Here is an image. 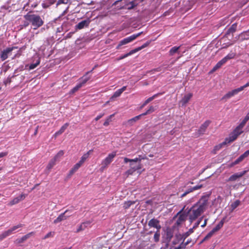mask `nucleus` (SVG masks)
<instances>
[{
  "label": "nucleus",
  "instance_id": "f257e3e1",
  "mask_svg": "<svg viewBox=\"0 0 249 249\" xmlns=\"http://www.w3.org/2000/svg\"><path fill=\"white\" fill-rule=\"evenodd\" d=\"M24 18L33 26L34 30L39 28L44 24L43 19L38 15L28 13L24 16Z\"/></svg>",
  "mask_w": 249,
  "mask_h": 249
},
{
  "label": "nucleus",
  "instance_id": "f03ea898",
  "mask_svg": "<svg viewBox=\"0 0 249 249\" xmlns=\"http://www.w3.org/2000/svg\"><path fill=\"white\" fill-rule=\"evenodd\" d=\"M204 212L197 208L196 205H193L192 207L187 212L188 219L191 223L196 220Z\"/></svg>",
  "mask_w": 249,
  "mask_h": 249
},
{
  "label": "nucleus",
  "instance_id": "7ed1b4c3",
  "mask_svg": "<svg viewBox=\"0 0 249 249\" xmlns=\"http://www.w3.org/2000/svg\"><path fill=\"white\" fill-rule=\"evenodd\" d=\"M209 197L210 195L202 196L199 200L194 205L201 210L203 212H204L208 208Z\"/></svg>",
  "mask_w": 249,
  "mask_h": 249
},
{
  "label": "nucleus",
  "instance_id": "20e7f679",
  "mask_svg": "<svg viewBox=\"0 0 249 249\" xmlns=\"http://www.w3.org/2000/svg\"><path fill=\"white\" fill-rule=\"evenodd\" d=\"M117 152L113 151L111 153H109L107 156L102 160L101 164L102 166L100 168L101 171H103L106 169L113 161V159L116 157Z\"/></svg>",
  "mask_w": 249,
  "mask_h": 249
},
{
  "label": "nucleus",
  "instance_id": "39448f33",
  "mask_svg": "<svg viewBox=\"0 0 249 249\" xmlns=\"http://www.w3.org/2000/svg\"><path fill=\"white\" fill-rule=\"evenodd\" d=\"M142 32L138 33L136 34H133L128 37H127L126 38H124L123 40H121L119 42L118 45L116 47L117 49H120L121 48V47L123 45H125L126 44H128V43H130L133 40H134L135 39H136L138 37L140 36L142 34Z\"/></svg>",
  "mask_w": 249,
  "mask_h": 249
},
{
  "label": "nucleus",
  "instance_id": "423d86ee",
  "mask_svg": "<svg viewBox=\"0 0 249 249\" xmlns=\"http://www.w3.org/2000/svg\"><path fill=\"white\" fill-rule=\"evenodd\" d=\"M211 121L210 120H206L204 123H203L200 126L199 129L197 130L196 133V136L197 137L203 135L205 132L207 127L209 126L210 124H211Z\"/></svg>",
  "mask_w": 249,
  "mask_h": 249
},
{
  "label": "nucleus",
  "instance_id": "0eeeda50",
  "mask_svg": "<svg viewBox=\"0 0 249 249\" xmlns=\"http://www.w3.org/2000/svg\"><path fill=\"white\" fill-rule=\"evenodd\" d=\"M18 48L17 46H13L12 47L7 48L6 49L3 50L1 51L0 56L1 61H4L8 57L9 54L12 52V51L15 49H17Z\"/></svg>",
  "mask_w": 249,
  "mask_h": 249
},
{
  "label": "nucleus",
  "instance_id": "6e6552de",
  "mask_svg": "<svg viewBox=\"0 0 249 249\" xmlns=\"http://www.w3.org/2000/svg\"><path fill=\"white\" fill-rule=\"evenodd\" d=\"M184 207L177 214L176 216L178 215V219L176 221V225H177L178 226L181 224L183 222H184L186 220V218H187V217L188 216V215L186 213H182V212H183L184 209Z\"/></svg>",
  "mask_w": 249,
  "mask_h": 249
},
{
  "label": "nucleus",
  "instance_id": "1a4fd4ad",
  "mask_svg": "<svg viewBox=\"0 0 249 249\" xmlns=\"http://www.w3.org/2000/svg\"><path fill=\"white\" fill-rule=\"evenodd\" d=\"M94 69V68H93L91 71L87 72L85 75H84L79 79V80H80V82L79 83L81 84L82 87L84 86L85 84L90 79L91 75H89V74L91 73Z\"/></svg>",
  "mask_w": 249,
  "mask_h": 249
},
{
  "label": "nucleus",
  "instance_id": "9d476101",
  "mask_svg": "<svg viewBox=\"0 0 249 249\" xmlns=\"http://www.w3.org/2000/svg\"><path fill=\"white\" fill-rule=\"evenodd\" d=\"M27 195L25 194H21L19 196L16 197L13 199L8 203V205L12 206L18 203L20 201L24 200L26 197Z\"/></svg>",
  "mask_w": 249,
  "mask_h": 249
},
{
  "label": "nucleus",
  "instance_id": "9b49d317",
  "mask_svg": "<svg viewBox=\"0 0 249 249\" xmlns=\"http://www.w3.org/2000/svg\"><path fill=\"white\" fill-rule=\"evenodd\" d=\"M193 94L192 93H189L185 94L179 101V104L181 107H184L189 102L190 99L192 98Z\"/></svg>",
  "mask_w": 249,
  "mask_h": 249
},
{
  "label": "nucleus",
  "instance_id": "f8f14e48",
  "mask_svg": "<svg viewBox=\"0 0 249 249\" xmlns=\"http://www.w3.org/2000/svg\"><path fill=\"white\" fill-rule=\"evenodd\" d=\"M246 173V171H244L242 172L236 173L231 175L227 180V181H234L242 177Z\"/></svg>",
  "mask_w": 249,
  "mask_h": 249
},
{
  "label": "nucleus",
  "instance_id": "ddd939ff",
  "mask_svg": "<svg viewBox=\"0 0 249 249\" xmlns=\"http://www.w3.org/2000/svg\"><path fill=\"white\" fill-rule=\"evenodd\" d=\"M148 226L150 227H153L160 231L161 226L160 224V221L155 218H152L148 222Z\"/></svg>",
  "mask_w": 249,
  "mask_h": 249
},
{
  "label": "nucleus",
  "instance_id": "4468645a",
  "mask_svg": "<svg viewBox=\"0 0 249 249\" xmlns=\"http://www.w3.org/2000/svg\"><path fill=\"white\" fill-rule=\"evenodd\" d=\"M249 156V150H247L242 155H241L239 158H238L233 163H232L231 166L238 164L239 162L242 161L245 158L248 157Z\"/></svg>",
  "mask_w": 249,
  "mask_h": 249
},
{
  "label": "nucleus",
  "instance_id": "2eb2a0df",
  "mask_svg": "<svg viewBox=\"0 0 249 249\" xmlns=\"http://www.w3.org/2000/svg\"><path fill=\"white\" fill-rule=\"evenodd\" d=\"M69 211L68 210H66L63 213L60 214L57 218L55 219L53 223L54 224L58 223L60 222L61 221L67 219L68 217L70 216V215H66V213Z\"/></svg>",
  "mask_w": 249,
  "mask_h": 249
},
{
  "label": "nucleus",
  "instance_id": "dca6fc26",
  "mask_svg": "<svg viewBox=\"0 0 249 249\" xmlns=\"http://www.w3.org/2000/svg\"><path fill=\"white\" fill-rule=\"evenodd\" d=\"M163 94V93L160 92L158 93L157 94H155L153 95L152 96L148 98L147 100H146L143 103V104L141 106L140 108H142L144 107L147 104H148L149 102L152 101L153 100H154L155 98L158 97L159 95H161Z\"/></svg>",
  "mask_w": 249,
  "mask_h": 249
},
{
  "label": "nucleus",
  "instance_id": "f3484780",
  "mask_svg": "<svg viewBox=\"0 0 249 249\" xmlns=\"http://www.w3.org/2000/svg\"><path fill=\"white\" fill-rule=\"evenodd\" d=\"M89 21L87 20H82V21L78 23L77 25H76V29H82L84 28L85 27H87L89 26Z\"/></svg>",
  "mask_w": 249,
  "mask_h": 249
},
{
  "label": "nucleus",
  "instance_id": "a211bd4d",
  "mask_svg": "<svg viewBox=\"0 0 249 249\" xmlns=\"http://www.w3.org/2000/svg\"><path fill=\"white\" fill-rule=\"evenodd\" d=\"M238 136H237L233 132L230 134L229 138H226L225 140V142H227V143H231L233 141H234Z\"/></svg>",
  "mask_w": 249,
  "mask_h": 249
},
{
  "label": "nucleus",
  "instance_id": "6ab92c4d",
  "mask_svg": "<svg viewBox=\"0 0 249 249\" xmlns=\"http://www.w3.org/2000/svg\"><path fill=\"white\" fill-rule=\"evenodd\" d=\"M82 165L78 162L76 163L73 166V167L70 170L69 174H68V176L70 177H71L74 173H75L78 170V169Z\"/></svg>",
  "mask_w": 249,
  "mask_h": 249
},
{
  "label": "nucleus",
  "instance_id": "aec40b11",
  "mask_svg": "<svg viewBox=\"0 0 249 249\" xmlns=\"http://www.w3.org/2000/svg\"><path fill=\"white\" fill-rule=\"evenodd\" d=\"M90 152L91 150H89L86 153H85L81 158V159L78 161V163H80L81 165H82L83 163L86 161V160L89 158V153Z\"/></svg>",
  "mask_w": 249,
  "mask_h": 249
},
{
  "label": "nucleus",
  "instance_id": "412c9836",
  "mask_svg": "<svg viewBox=\"0 0 249 249\" xmlns=\"http://www.w3.org/2000/svg\"><path fill=\"white\" fill-rule=\"evenodd\" d=\"M69 125V123H65L63 126H61L60 129L58 131H57L55 133L54 135L56 136L59 135L61 134L62 133H63L65 131V130L67 129V128L68 127Z\"/></svg>",
  "mask_w": 249,
  "mask_h": 249
},
{
  "label": "nucleus",
  "instance_id": "4be33fe9",
  "mask_svg": "<svg viewBox=\"0 0 249 249\" xmlns=\"http://www.w3.org/2000/svg\"><path fill=\"white\" fill-rule=\"evenodd\" d=\"M237 26V23H235L233 24L227 30L226 35H230L234 33L236 31Z\"/></svg>",
  "mask_w": 249,
  "mask_h": 249
},
{
  "label": "nucleus",
  "instance_id": "5701e85b",
  "mask_svg": "<svg viewBox=\"0 0 249 249\" xmlns=\"http://www.w3.org/2000/svg\"><path fill=\"white\" fill-rule=\"evenodd\" d=\"M142 116H143L141 115V114L137 116H135V117H133V118H131V119L128 120L127 121V123L129 125L131 126L133 124V123L134 122H136V121H137L138 120L140 119V118Z\"/></svg>",
  "mask_w": 249,
  "mask_h": 249
},
{
  "label": "nucleus",
  "instance_id": "b1692460",
  "mask_svg": "<svg viewBox=\"0 0 249 249\" xmlns=\"http://www.w3.org/2000/svg\"><path fill=\"white\" fill-rule=\"evenodd\" d=\"M180 48V46L177 47L174 46L172 47L169 51V54L170 56H173L176 53H179V49Z\"/></svg>",
  "mask_w": 249,
  "mask_h": 249
},
{
  "label": "nucleus",
  "instance_id": "393cba45",
  "mask_svg": "<svg viewBox=\"0 0 249 249\" xmlns=\"http://www.w3.org/2000/svg\"><path fill=\"white\" fill-rule=\"evenodd\" d=\"M23 224H19L16 226H14L11 228L10 229L7 230L8 232H9V234L11 235L12 233H14V231L18 229V228H21L23 227Z\"/></svg>",
  "mask_w": 249,
  "mask_h": 249
},
{
  "label": "nucleus",
  "instance_id": "a878e982",
  "mask_svg": "<svg viewBox=\"0 0 249 249\" xmlns=\"http://www.w3.org/2000/svg\"><path fill=\"white\" fill-rule=\"evenodd\" d=\"M243 127L241 126L240 125H238L233 131V132L237 136H239L240 134L243 133L242 129Z\"/></svg>",
  "mask_w": 249,
  "mask_h": 249
},
{
  "label": "nucleus",
  "instance_id": "bb28decb",
  "mask_svg": "<svg viewBox=\"0 0 249 249\" xmlns=\"http://www.w3.org/2000/svg\"><path fill=\"white\" fill-rule=\"evenodd\" d=\"M64 154V151L63 150H60L56 155L53 158L56 161H59L61 158L63 157Z\"/></svg>",
  "mask_w": 249,
  "mask_h": 249
},
{
  "label": "nucleus",
  "instance_id": "cd10ccee",
  "mask_svg": "<svg viewBox=\"0 0 249 249\" xmlns=\"http://www.w3.org/2000/svg\"><path fill=\"white\" fill-rule=\"evenodd\" d=\"M56 162V161L53 158L51 159L49 162L46 169L48 170H50L55 165Z\"/></svg>",
  "mask_w": 249,
  "mask_h": 249
},
{
  "label": "nucleus",
  "instance_id": "c85d7f7f",
  "mask_svg": "<svg viewBox=\"0 0 249 249\" xmlns=\"http://www.w3.org/2000/svg\"><path fill=\"white\" fill-rule=\"evenodd\" d=\"M89 224L88 222H84L83 223H82L81 225H80L76 231V232H79L81 231H84L85 230V229L87 228V224Z\"/></svg>",
  "mask_w": 249,
  "mask_h": 249
},
{
  "label": "nucleus",
  "instance_id": "c756f323",
  "mask_svg": "<svg viewBox=\"0 0 249 249\" xmlns=\"http://www.w3.org/2000/svg\"><path fill=\"white\" fill-rule=\"evenodd\" d=\"M135 203L134 201H125L124 203L123 208L124 209H127L132 205Z\"/></svg>",
  "mask_w": 249,
  "mask_h": 249
},
{
  "label": "nucleus",
  "instance_id": "7c9ffc66",
  "mask_svg": "<svg viewBox=\"0 0 249 249\" xmlns=\"http://www.w3.org/2000/svg\"><path fill=\"white\" fill-rule=\"evenodd\" d=\"M235 56V53H230L226 56H225L222 59L226 63L228 60L233 58Z\"/></svg>",
  "mask_w": 249,
  "mask_h": 249
},
{
  "label": "nucleus",
  "instance_id": "2f4dec72",
  "mask_svg": "<svg viewBox=\"0 0 249 249\" xmlns=\"http://www.w3.org/2000/svg\"><path fill=\"white\" fill-rule=\"evenodd\" d=\"M155 107L153 106H151L150 107H149L148 109H147V111L146 112H145L144 113L141 114V115L145 116L147 114H151V113L154 112L155 111Z\"/></svg>",
  "mask_w": 249,
  "mask_h": 249
},
{
  "label": "nucleus",
  "instance_id": "473e14b6",
  "mask_svg": "<svg viewBox=\"0 0 249 249\" xmlns=\"http://www.w3.org/2000/svg\"><path fill=\"white\" fill-rule=\"evenodd\" d=\"M124 163H127L128 162H139V163H140V159H139L138 157L136 158L135 159H129L125 157L124 158Z\"/></svg>",
  "mask_w": 249,
  "mask_h": 249
},
{
  "label": "nucleus",
  "instance_id": "72a5a7b5",
  "mask_svg": "<svg viewBox=\"0 0 249 249\" xmlns=\"http://www.w3.org/2000/svg\"><path fill=\"white\" fill-rule=\"evenodd\" d=\"M82 86H81V84H80L79 83L77 84L73 88H72L70 92V94H73L74 92H76L77 90H78L81 88H82Z\"/></svg>",
  "mask_w": 249,
  "mask_h": 249
},
{
  "label": "nucleus",
  "instance_id": "f704fd0d",
  "mask_svg": "<svg viewBox=\"0 0 249 249\" xmlns=\"http://www.w3.org/2000/svg\"><path fill=\"white\" fill-rule=\"evenodd\" d=\"M10 235L7 231H5L0 234V241H2L4 239Z\"/></svg>",
  "mask_w": 249,
  "mask_h": 249
},
{
  "label": "nucleus",
  "instance_id": "c9c22d12",
  "mask_svg": "<svg viewBox=\"0 0 249 249\" xmlns=\"http://www.w3.org/2000/svg\"><path fill=\"white\" fill-rule=\"evenodd\" d=\"M249 120V112L247 113L244 119L243 120L242 122L239 124L242 127H244L246 124V123Z\"/></svg>",
  "mask_w": 249,
  "mask_h": 249
},
{
  "label": "nucleus",
  "instance_id": "e433bc0d",
  "mask_svg": "<svg viewBox=\"0 0 249 249\" xmlns=\"http://www.w3.org/2000/svg\"><path fill=\"white\" fill-rule=\"evenodd\" d=\"M233 96L231 91H229L221 99V100H227Z\"/></svg>",
  "mask_w": 249,
  "mask_h": 249
},
{
  "label": "nucleus",
  "instance_id": "4c0bfd02",
  "mask_svg": "<svg viewBox=\"0 0 249 249\" xmlns=\"http://www.w3.org/2000/svg\"><path fill=\"white\" fill-rule=\"evenodd\" d=\"M180 237V234L177 235L176 236V238L172 241V244L175 245L178 244L180 241H181V239Z\"/></svg>",
  "mask_w": 249,
  "mask_h": 249
},
{
  "label": "nucleus",
  "instance_id": "58836bf2",
  "mask_svg": "<svg viewBox=\"0 0 249 249\" xmlns=\"http://www.w3.org/2000/svg\"><path fill=\"white\" fill-rule=\"evenodd\" d=\"M40 58H38L35 63L31 64L29 66L30 70H33L40 64Z\"/></svg>",
  "mask_w": 249,
  "mask_h": 249
},
{
  "label": "nucleus",
  "instance_id": "ea45409f",
  "mask_svg": "<svg viewBox=\"0 0 249 249\" xmlns=\"http://www.w3.org/2000/svg\"><path fill=\"white\" fill-rule=\"evenodd\" d=\"M122 93V91L120 90V89L116 90L113 94V95L112 96V97L110 98V100H112V99L114 98H116L119 96H120L121 94Z\"/></svg>",
  "mask_w": 249,
  "mask_h": 249
},
{
  "label": "nucleus",
  "instance_id": "a19ab883",
  "mask_svg": "<svg viewBox=\"0 0 249 249\" xmlns=\"http://www.w3.org/2000/svg\"><path fill=\"white\" fill-rule=\"evenodd\" d=\"M150 44V42H147L143 44L140 47H139L136 49H135V50L136 52L141 50L142 49L147 47Z\"/></svg>",
  "mask_w": 249,
  "mask_h": 249
},
{
  "label": "nucleus",
  "instance_id": "79ce46f5",
  "mask_svg": "<svg viewBox=\"0 0 249 249\" xmlns=\"http://www.w3.org/2000/svg\"><path fill=\"white\" fill-rule=\"evenodd\" d=\"M160 231L157 230V231L155 233L154 235V239L155 242H158L160 240Z\"/></svg>",
  "mask_w": 249,
  "mask_h": 249
},
{
  "label": "nucleus",
  "instance_id": "37998d69",
  "mask_svg": "<svg viewBox=\"0 0 249 249\" xmlns=\"http://www.w3.org/2000/svg\"><path fill=\"white\" fill-rule=\"evenodd\" d=\"M227 144V142H225V141H224L223 142H222V143H220V144L215 146L214 148V150H216V151L219 150L221 148H222V147L224 145H226Z\"/></svg>",
  "mask_w": 249,
  "mask_h": 249
},
{
  "label": "nucleus",
  "instance_id": "c03bdc74",
  "mask_svg": "<svg viewBox=\"0 0 249 249\" xmlns=\"http://www.w3.org/2000/svg\"><path fill=\"white\" fill-rule=\"evenodd\" d=\"M240 204V201L239 200H236L233 203L231 204V208L232 210H234Z\"/></svg>",
  "mask_w": 249,
  "mask_h": 249
},
{
  "label": "nucleus",
  "instance_id": "a18cd8bd",
  "mask_svg": "<svg viewBox=\"0 0 249 249\" xmlns=\"http://www.w3.org/2000/svg\"><path fill=\"white\" fill-rule=\"evenodd\" d=\"M114 116V114H112L110 115L105 121L104 123V126H107L108 125L109 123L111 121V118Z\"/></svg>",
  "mask_w": 249,
  "mask_h": 249
},
{
  "label": "nucleus",
  "instance_id": "49530a36",
  "mask_svg": "<svg viewBox=\"0 0 249 249\" xmlns=\"http://www.w3.org/2000/svg\"><path fill=\"white\" fill-rule=\"evenodd\" d=\"M224 221L223 220H221L218 224L214 227L215 229L218 231L223 226Z\"/></svg>",
  "mask_w": 249,
  "mask_h": 249
},
{
  "label": "nucleus",
  "instance_id": "de8ad7c7",
  "mask_svg": "<svg viewBox=\"0 0 249 249\" xmlns=\"http://www.w3.org/2000/svg\"><path fill=\"white\" fill-rule=\"evenodd\" d=\"M214 234V233L211 230L204 237L203 240L201 241V243H202L204 241L210 238Z\"/></svg>",
  "mask_w": 249,
  "mask_h": 249
},
{
  "label": "nucleus",
  "instance_id": "09e8293b",
  "mask_svg": "<svg viewBox=\"0 0 249 249\" xmlns=\"http://www.w3.org/2000/svg\"><path fill=\"white\" fill-rule=\"evenodd\" d=\"M242 90H243L242 89V88H241V87H239L237 89L232 90L231 91L233 93V96H234L235 95L237 94L239 92Z\"/></svg>",
  "mask_w": 249,
  "mask_h": 249
},
{
  "label": "nucleus",
  "instance_id": "8fccbe9b",
  "mask_svg": "<svg viewBox=\"0 0 249 249\" xmlns=\"http://www.w3.org/2000/svg\"><path fill=\"white\" fill-rule=\"evenodd\" d=\"M225 63H226V62L222 59L215 66L218 69L219 68H220L222 65H223Z\"/></svg>",
  "mask_w": 249,
  "mask_h": 249
},
{
  "label": "nucleus",
  "instance_id": "3c124183",
  "mask_svg": "<svg viewBox=\"0 0 249 249\" xmlns=\"http://www.w3.org/2000/svg\"><path fill=\"white\" fill-rule=\"evenodd\" d=\"M190 235V232L189 231H187L185 233H184V234H183L182 235H180V238L181 239V240H183L184 241L185 239L188 236H189Z\"/></svg>",
  "mask_w": 249,
  "mask_h": 249
},
{
  "label": "nucleus",
  "instance_id": "603ef678",
  "mask_svg": "<svg viewBox=\"0 0 249 249\" xmlns=\"http://www.w3.org/2000/svg\"><path fill=\"white\" fill-rule=\"evenodd\" d=\"M54 235V232L50 231L48 232L43 238V239H46L51 237H53Z\"/></svg>",
  "mask_w": 249,
  "mask_h": 249
},
{
  "label": "nucleus",
  "instance_id": "864d4df0",
  "mask_svg": "<svg viewBox=\"0 0 249 249\" xmlns=\"http://www.w3.org/2000/svg\"><path fill=\"white\" fill-rule=\"evenodd\" d=\"M134 172V170L130 168L125 172V175H126L127 177H128L129 175H132Z\"/></svg>",
  "mask_w": 249,
  "mask_h": 249
},
{
  "label": "nucleus",
  "instance_id": "5fc2aeb1",
  "mask_svg": "<svg viewBox=\"0 0 249 249\" xmlns=\"http://www.w3.org/2000/svg\"><path fill=\"white\" fill-rule=\"evenodd\" d=\"M203 218V216H202L197 220V221L195 224L194 226H193V229H196L198 226Z\"/></svg>",
  "mask_w": 249,
  "mask_h": 249
},
{
  "label": "nucleus",
  "instance_id": "6e6d98bb",
  "mask_svg": "<svg viewBox=\"0 0 249 249\" xmlns=\"http://www.w3.org/2000/svg\"><path fill=\"white\" fill-rule=\"evenodd\" d=\"M135 53H136V51L135 50V49H133V50L130 51L129 53L124 54V58H126V57H127L129 55H131Z\"/></svg>",
  "mask_w": 249,
  "mask_h": 249
},
{
  "label": "nucleus",
  "instance_id": "4d7b16f0",
  "mask_svg": "<svg viewBox=\"0 0 249 249\" xmlns=\"http://www.w3.org/2000/svg\"><path fill=\"white\" fill-rule=\"evenodd\" d=\"M183 240H182V242L179 244L178 246V249H184L186 248V245L185 243H184Z\"/></svg>",
  "mask_w": 249,
  "mask_h": 249
},
{
  "label": "nucleus",
  "instance_id": "13d9d810",
  "mask_svg": "<svg viewBox=\"0 0 249 249\" xmlns=\"http://www.w3.org/2000/svg\"><path fill=\"white\" fill-rule=\"evenodd\" d=\"M69 0H58L57 2V5H60L61 4H67Z\"/></svg>",
  "mask_w": 249,
  "mask_h": 249
},
{
  "label": "nucleus",
  "instance_id": "bf43d9fd",
  "mask_svg": "<svg viewBox=\"0 0 249 249\" xmlns=\"http://www.w3.org/2000/svg\"><path fill=\"white\" fill-rule=\"evenodd\" d=\"M34 234V232L32 231L23 236L25 241L28 238H29L31 235Z\"/></svg>",
  "mask_w": 249,
  "mask_h": 249
},
{
  "label": "nucleus",
  "instance_id": "052dcab7",
  "mask_svg": "<svg viewBox=\"0 0 249 249\" xmlns=\"http://www.w3.org/2000/svg\"><path fill=\"white\" fill-rule=\"evenodd\" d=\"M34 234V232L32 231L23 236L25 241L28 238H29L31 235Z\"/></svg>",
  "mask_w": 249,
  "mask_h": 249
},
{
  "label": "nucleus",
  "instance_id": "680f3d73",
  "mask_svg": "<svg viewBox=\"0 0 249 249\" xmlns=\"http://www.w3.org/2000/svg\"><path fill=\"white\" fill-rule=\"evenodd\" d=\"M202 187H203V185L200 184V185H196V186L193 187V189L194 191L200 189H201Z\"/></svg>",
  "mask_w": 249,
  "mask_h": 249
},
{
  "label": "nucleus",
  "instance_id": "e2e57ef3",
  "mask_svg": "<svg viewBox=\"0 0 249 249\" xmlns=\"http://www.w3.org/2000/svg\"><path fill=\"white\" fill-rule=\"evenodd\" d=\"M24 241H25V240H24V238L23 237V236H22L21 238H19V239H17L16 240V242H17V243L18 244H20V243H23Z\"/></svg>",
  "mask_w": 249,
  "mask_h": 249
},
{
  "label": "nucleus",
  "instance_id": "0e129e2a",
  "mask_svg": "<svg viewBox=\"0 0 249 249\" xmlns=\"http://www.w3.org/2000/svg\"><path fill=\"white\" fill-rule=\"evenodd\" d=\"M166 236H167V239H168V242H169L172 238L173 235L170 232H167Z\"/></svg>",
  "mask_w": 249,
  "mask_h": 249
},
{
  "label": "nucleus",
  "instance_id": "69168bd1",
  "mask_svg": "<svg viewBox=\"0 0 249 249\" xmlns=\"http://www.w3.org/2000/svg\"><path fill=\"white\" fill-rule=\"evenodd\" d=\"M8 152H3L0 153V158H2L3 157L6 156L8 155Z\"/></svg>",
  "mask_w": 249,
  "mask_h": 249
},
{
  "label": "nucleus",
  "instance_id": "338daca9",
  "mask_svg": "<svg viewBox=\"0 0 249 249\" xmlns=\"http://www.w3.org/2000/svg\"><path fill=\"white\" fill-rule=\"evenodd\" d=\"M139 159H140V162L141 163V161L142 160H147L148 159L145 156H142L139 155L138 157Z\"/></svg>",
  "mask_w": 249,
  "mask_h": 249
},
{
  "label": "nucleus",
  "instance_id": "774afa93",
  "mask_svg": "<svg viewBox=\"0 0 249 249\" xmlns=\"http://www.w3.org/2000/svg\"><path fill=\"white\" fill-rule=\"evenodd\" d=\"M104 113H101L99 115H98L95 118V120L96 121H97L98 120H99V119H100L104 115Z\"/></svg>",
  "mask_w": 249,
  "mask_h": 249
}]
</instances>
